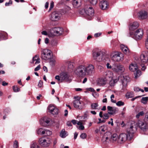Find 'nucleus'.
<instances>
[{
    "instance_id": "8",
    "label": "nucleus",
    "mask_w": 148,
    "mask_h": 148,
    "mask_svg": "<svg viewBox=\"0 0 148 148\" xmlns=\"http://www.w3.org/2000/svg\"><path fill=\"white\" fill-rule=\"evenodd\" d=\"M51 51L47 49H43L42 51L41 58L45 60H49L51 58Z\"/></svg>"
},
{
    "instance_id": "14",
    "label": "nucleus",
    "mask_w": 148,
    "mask_h": 148,
    "mask_svg": "<svg viewBox=\"0 0 148 148\" xmlns=\"http://www.w3.org/2000/svg\"><path fill=\"white\" fill-rule=\"evenodd\" d=\"M61 14L57 11L53 12L51 14L50 19L53 21H57L60 18Z\"/></svg>"
},
{
    "instance_id": "7",
    "label": "nucleus",
    "mask_w": 148,
    "mask_h": 148,
    "mask_svg": "<svg viewBox=\"0 0 148 148\" xmlns=\"http://www.w3.org/2000/svg\"><path fill=\"white\" fill-rule=\"evenodd\" d=\"M39 143L42 147H48L51 143V140L50 138H48L42 137L39 139Z\"/></svg>"
},
{
    "instance_id": "22",
    "label": "nucleus",
    "mask_w": 148,
    "mask_h": 148,
    "mask_svg": "<svg viewBox=\"0 0 148 148\" xmlns=\"http://www.w3.org/2000/svg\"><path fill=\"white\" fill-rule=\"evenodd\" d=\"M107 109L109 111L108 114H110L112 115L115 114L116 112L118 111L117 108L114 107H112L110 106L107 107Z\"/></svg>"
},
{
    "instance_id": "37",
    "label": "nucleus",
    "mask_w": 148,
    "mask_h": 148,
    "mask_svg": "<svg viewBox=\"0 0 148 148\" xmlns=\"http://www.w3.org/2000/svg\"><path fill=\"white\" fill-rule=\"evenodd\" d=\"M98 105L97 103H93L91 105V107L92 110H96L97 109Z\"/></svg>"
},
{
    "instance_id": "18",
    "label": "nucleus",
    "mask_w": 148,
    "mask_h": 148,
    "mask_svg": "<svg viewBox=\"0 0 148 148\" xmlns=\"http://www.w3.org/2000/svg\"><path fill=\"white\" fill-rule=\"evenodd\" d=\"M99 6L102 10H104L108 8V3L106 0H99Z\"/></svg>"
},
{
    "instance_id": "64",
    "label": "nucleus",
    "mask_w": 148,
    "mask_h": 148,
    "mask_svg": "<svg viewBox=\"0 0 148 148\" xmlns=\"http://www.w3.org/2000/svg\"><path fill=\"white\" fill-rule=\"evenodd\" d=\"M57 142V139L56 138L55 139L53 140V146H54L55 145H56Z\"/></svg>"
},
{
    "instance_id": "12",
    "label": "nucleus",
    "mask_w": 148,
    "mask_h": 148,
    "mask_svg": "<svg viewBox=\"0 0 148 148\" xmlns=\"http://www.w3.org/2000/svg\"><path fill=\"white\" fill-rule=\"evenodd\" d=\"M127 77V76H120L119 77L118 80L121 82L123 85V89L124 90V88L127 86L128 82Z\"/></svg>"
},
{
    "instance_id": "1",
    "label": "nucleus",
    "mask_w": 148,
    "mask_h": 148,
    "mask_svg": "<svg viewBox=\"0 0 148 148\" xmlns=\"http://www.w3.org/2000/svg\"><path fill=\"white\" fill-rule=\"evenodd\" d=\"M94 66L91 64H82L75 68L74 73L77 77L83 78L86 75H92L94 72Z\"/></svg>"
},
{
    "instance_id": "41",
    "label": "nucleus",
    "mask_w": 148,
    "mask_h": 148,
    "mask_svg": "<svg viewBox=\"0 0 148 148\" xmlns=\"http://www.w3.org/2000/svg\"><path fill=\"white\" fill-rule=\"evenodd\" d=\"M147 97H143L142 98L141 102L142 103L146 104L147 102Z\"/></svg>"
},
{
    "instance_id": "25",
    "label": "nucleus",
    "mask_w": 148,
    "mask_h": 148,
    "mask_svg": "<svg viewBox=\"0 0 148 148\" xmlns=\"http://www.w3.org/2000/svg\"><path fill=\"white\" fill-rule=\"evenodd\" d=\"M53 30L54 34L58 35L62 34L63 32L62 29L60 27H55L53 29Z\"/></svg>"
},
{
    "instance_id": "47",
    "label": "nucleus",
    "mask_w": 148,
    "mask_h": 148,
    "mask_svg": "<svg viewBox=\"0 0 148 148\" xmlns=\"http://www.w3.org/2000/svg\"><path fill=\"white\" fill-rule=\"evenodd\" d=\"M52 134V132L51 131L48 130L47 129H45V134L46 135L49 136L51 135Z\"/></svg>"
},
{
    "instance_id": "56",
    "label": "nucleus",
    "mask_w": 148,
    "mask_h": 148,
    "mask_svg": "<svg viewBox=\"0 0 148 148\" xmlns=\"http://www.w3.org/2000/svg\"><path fill=\"white\" fill-rule=\"evenodd\" d=\"M12 4V1L11 0H9L8 2H6L5 5L6 6H9Z\"/></svg>"
},
{
    "instance_id": "35",
    "label": "nucleus",
    "mask_w": 148,
    "mask_h": 148,
    "mask_svg": "<svg viewBox=\"0 0 148 148\" xmlns=\"http://www.w3.org/2000/svg\"><path fill=\"white\" fill-rule=\"evenodd\" d=\"M30 148H41L40 146L37 143L33 142L31 145Z\"/></svg>"
},
{
    "instance_id": "53",
    "label": "nucleus",
    "mask_w": 148,
    "mask_h": 148,
    "mask_svg": "<svg viewBox=\"0 0 148 148\" xmlns=\"http://www.w3.org/2000/svg\"><path fill=\"white\" fill-rule=\"evenodd\" d=\"M145 122L148 124V112L146 113L145 117Z\"/></svg>"
},
{
    "instance_id": "20",
    "label": "nucleus",
    "mask_w": 148,
    "mask_h": 148,
    "mask_svg": "<svg viewBox=\"0 0 148 148\" xmlns=\"http://www.w3.org/2000/svg\"><path fill=\"white\" fill-rule=\"evenodd\" d=\"M141 63L147 64L148 62V58L147 54L145 55V52H143L140 56Z\"/></svg>"
},
{
    "instance_id": "60",
    "label": "nucleus",
    "mask_w": 148,
    "mask_h": 148,
    "mask_svg": "<svg viewBox=\"0 0 148 148\" xmlns=\"http://www.w3.org/2000/svg\"><path fill=\"white\" fill-rule=\"evenodd\" d=\"M54 3L53 1L51 2L50 4V7L49 8L50 10H51L53 7Z\"/></svg>"
},
{
    "instance_id": "16",
    "label": "nucleus",
    "mask_w": 148,
    "mask_h": 148,
    "mask_svg": "<svg viewBox=\"0 0 148 148\" xmlns=\"http://www.w3.org/2000/svg\"><path fill=\"white\" fill-rule=\"evenodd\" d=\"M137 130L136 127L134 126L133 125H131L130 127L127 129V132L129 136L133 137V134H134Z\"/></svg>"
},
{
    "instance_id": "54",
    "label": "nucleus",
    "mask_w": 148,
    "mask_h": 148,
    "mask_svg": "<svg viewBox=\"0 0 148 148\" xmlns=\"http://www.w3.org/2000/svg\"><path fill=\"white\" fill-rule=\"evenodd\" d=\"M14 148H17L18 147V143L17 141L15 140L14 143Z\"/></svg>"
},
{
    "instance_id": "42",
    "label": "nucleus",
    "mask_w": 148,
    "mask_h": 148,
    "mask_svg": "<svg viewBox=\"0 0 148 148\" xmlns=\"http://www.w3.org/2000/svg\"><path fill=\"white\" fill-rule=\"evenodd\" d=\"M13 90L14 92H18L20 90V89L17 86H14L12 87Z\"/></svg>"
},
{
    "instance_id": "2",
    "label": "nucleus",
    "mask_w": 148,
    "mask_h": 148,
    "mask_svg": "<svg viewBox=\"0 0 148 148\" xmlns=\"http://www.w3.org/2000/svg\"><path fill=\"white\" fill-rule=\"evenodd\" d=\"M143 34V30L140 29L136 31L134 34L132 32H130L127 36L136 40H138L142 38Z\"/></svg>"
},
{
    "instance_id": "34",
    "label": "nucleus",
    "mask_w": 148,
    "mask_h": 148,
    "mask_svg": "<svg viewBox=\"0 0 148 148\" xmlns=\"http://www.w3.org/2000/svg\"><path fill=\"white\" fill-rule=\"evenodd\" d=\"M67 132L65 131L64 129H62L60 134V136L62 138H64L67 136Z\"/></svg>"
},
{
    "instance_id": "23",
    "label": "nucleus",
    "mask_w": 148,
    "mask_h": 148,
    "mask_svg": "<svg viewBox=\"0 0 148 148\" xmlns=\"http://www.w3.org/2000/svg\"><path fill=\"white\" fill-rule=\"evenodd\" d=\"M107 79L104 78L99 79L97 81V84L99 86H104L106 83Z\"/></svg>"
},
{
    "instance_id": "38",
    "label": "nucleus",
    "mask_w": 148,
    "mask_h": 148,
    "mask_svg": "<svg viewBox=\"0 0 148 148\" xmlns=\"http://www.w3.org/2000/svg\"><path fill=\"white\" fill-rule=\"evenodd\" d=\"M126 96L127 98H132L134 96V93L133 92H128L126 94Z\"/></svg>"
},
{
    "instance_id": "36",
    "label": "nucleus",
    "mask_w": 148,
    "mask_h": 148,
    "mask_svg": "<svg viewBox=\"0 0 148 148\" xmlns=\"http://www.w3.org/2000/svg\"><path fill=\"white\" fill-rule=\"evenodd\" d=\"M118 81V80L116 79H112L110 81L109 84L111 86H113Z\"/></svg>"
},
{
    "instance_id": "30",
    "label": "nucleus",
    "mask_w": 148,
    "mask_h": 148,
    "mask_svg": "<svg viewBox=\"0 0 148 148\" xmlns=\"http://www.w3.org/2000/svg\"><path fill=\"white\" fill-rule=\"evenodd\" d=\"M50 121V119L47 117H44L42 119L40 120V122L41 124L45 126V123L46 124H48Z\"/></svg>"
},
{
    "instance_id": "45",
    "label": "nucleus",
    "mask_w": 148,
    "mask_h": 148,
    "mask_svg": "<svg viewBox=\"0 0 148 148\" xmlns=\"http://www.w3.org/2000/svg\"><path fill=\"white\" fill-rule=\"evenodd\" d=\"M134 90L135 92H138L139 91H141V92H143L144 90L143 89H141L138 87H135L134 88Z\"/></svg>"
},
{
    "instance_id": "31",
    "label": "nucleus",
    "mask_w": 148,
    "mask_h": 148,
    "mask_svg": "<svg viewBox=\"0 0 148 148\" xmlns=\"http://www.w3.org/2000/svg\"><path fill=\"white\" fill-rule=\"evenodd\" d=\"M121 50L124 53H125L127 54L129 52V50L128 48L123 45H121Z\"/></svg>"
},
{
    "instance_id": "27",
    "label": "nucleus",
    "mask_w": 148,
    "mask_h": 148,
    "mask_svg": "<svg viewBox=\"0 0 148 148\" xmlns=\"http://www.w3.org/2000/svg\"><path fill=\"white\" fill-rule=\"evenodd\" d=\"M110 140H111V143H113L116 141L118 139V136L116 134L114 133L113 134H112L110 133Z\"/></svg>"
},
{
    "instance_id": "6",
    "label": "nucleus",
    "mask_w": 148,
    "mask_h": 148,
    "mask_svg": "<svg viewBox=\"0 0 148 148\" xmlns=\"http://www.w3.org/2000/svg\"><path fill=\"white\" fill-rule=\"evenodd\" d=\"M112 70L114 72L119 73H122L125 71L124 66L120 64H115L113 65Z\"/></svg>"
},
{
    "instance_id": "4",
    "label": "nucleus",
    "mask_w": 148,
    "mask_h": 148,
    "mask_svg": "<svg viewBox=\"0 0 148 148\" xmlns=\"http://www.w3.org/2000/svg\"><path fill=\"white\" fill-rule=\"evenodd\" d=\"M76 99L73 102V105L76 109L82 110L84 108L85 105V103L82 101L80 100V98H78V97H75Z\"/></svg>"
},
{
    "instance_id": "48",
    "label": "nucleus",
    "mask_w": 148,
    "mask_h": 148,
    "mask_svg": "<svg viewBox=\"0 0 148 148\" xmlns=\"http://www.w3.org/2000/svg\"><path fill=\"white\" fill-rule=\"evenodd\" d=\"M109 114L108 113H106L103 114V118L104 119H107L109 118Z\"/></svg>"
},
{
    "instance_id": "28",
    "label": "nucleus",
    "mask_w": 148,
    "mask_h": 148,
    "mask_svg": "<svg viewBox=\"0 0 148 148\" xmlns=\"http://www.w3.org/2000/svg\"><path fill=\"white\" fill-rule=\"evenodd\" d=\"M73 4L74 8H77L79 7L81 5L80 0H73Z\"/></svg>"
},
{
    "instance_id": "49",
    "label": "nucleus",
    "mask_w": 148,
    "mask_h": 148,
    "mask_svg": "<svg viewBox=\"0 0 148 148\" xmlns=\"http://www.w3.org/2000/svg\"><path fill=\"white\" fill-rule=\"evenodd\" d=\"M55 78L56 79L58 80V82H61V74H60V75H56L55 77Z\"/></svg>"
},
{
    "instance_id": "39",
    "label": "nucleus",
    "mask_w": 148,
    "mask_h": 148,
    "mask_svg": "<svg viewBox=\"0 0 148 148\" xmlns=\"http://www.w3.org/2000/svg\"><path fill=\"white\" fill-rule=\"evenodd\" d=\"M6 34L4 33H0V40L6 39Z\"/></svg>"
},
{
    "instance_id": "26",
    "label": "nucleus",
    "mask_w": 148,
    "mask_h": 148,
    "mask_svg": "<svg viewBox=\"0 0 148 148\" xmlns=\"http://www.w3.org/2000/svg\"><path fill=\"white\" fill-rule=\"evenodd\" d=\"M138 69V66L135 63H132L129 66L130 70L132 71H135Z\"/></svg>"
},
{
    "instance_id": "11",
    "label": "nucleus",
    "mask_w": 148,
    "mask_h": 148,
    "mask_svg": "<svg viewBox=\"0 0 148 148\" xmlns=\"http://www.w3.org/2000/svg\"><path fill=\"white\" fill-rule=\"evenodd\" d=\"M123 55L120 53H118L113 56L112 59L115 62H119L123 60Z\"/></svg>"
},
{
    "instance_id": "32",
    "label": "nucleus",
    "mask_w": 148,
    "mask_h": 148,
    "mask_svg": "<svg viewBox=\"0 0 148 148\" xmlns=\"http://www.w3.org/2000/svg\"><path fill=\"white\" fill-rule=\"evenodd\" d=\"M107 129V127L105 125H104L100 127L99 129V130L100 134H102Z\"/></svg>"
},
{
    "instance_id": "50",
    "label": "nucleus",
    "mask_w": 148,
    "mask_h": 148,
    "mask_svg": "<svg viewBox=\"0 0 148 148\" xmlns=\"http://www.w3.org/2000/svg\"><path fill=\"white\" fill-rule=\"evenodd\" d=\"M84 119H87L88 118V111H86L84 112Z\"/></svg>"
},
{
    "instance_id": "46",
    "label": "nucleus",
    "mask_w": 148,
    "mask_h": 148,
    "mask_svg": "<svg viewBox=\"0 0 148 148\" xmlns=\"http://www.w3.org/2000/svg\"><path fill=\"white\" fill-rule=\"evenodd\" d=\"M147 38L145 40V45L146 48L148 49V29L147 31Z\"/></svg>"
},
{
    "instance_id": "21",
    "label": "nucleus",
    "mask_w": 148,
    "mask_h": 148,
    "mask_svg": "<svg viewBox=\"0 0 148 148\" xmlns=\"http://www.w3.org/2000/svg\"><path fill=\"white\" fill-rule=\"evenodd\" d=\"M103 75L105 77V78H106L107 80L108 79H112L113 77V73L109 71H107L105 72L104 74Z\"/></svg>"
},
{
    "instance_id": "44",
    "label": "nucleus",
    "mask_w": 148,
    "mask_h": 148,
    "mask_svg": "<svg viewBox=\"0 0 148 148\" xmlns=\"http://www.w3.org/2000/svg\"><path fill=\"white\" fill-rule=\"evenodd\" d=\"M116 105L118 106H123L124 105V103L123 102L120 101L116 103Z\"/></svg>"
},
{
    "instance_id": "57",
    "label": "nucleus",
    "mask_w": 148,
    "mask_h": 148,
    "mask_svg": "<svg viewBox=\"0 0 148 148\" xmlns=\"http://www.w3.org/2000/svg\"><path fill=\"white\" fill-rule=\"evenodd\" d=\"M145 64H144L142 63L141 66L142 67V70L143 71H144L146 69V66L145 65Z\"/></svg>"
},
{
    "instance_id": "62",
    "label": "nucleus",
    "mask_w": 148,
    "mask_h": 148,
    "mask_svg": "<svg viewBox=\"0 0 148 148\" xmlns=\"http://www.w3.org/2000/svg\"><path fill=\"white\" fill-rule=\"evenodd\" d=\"M106 65L108 69H110L111 68H112V67L110 65L109 63H107Z\"/></svg>"
},
{
    "instance_id": "52",
    "label": "nucleus",
    "mask_w": 148,
    "mask_h": 148,
    "mask_svg": "<svg viewBox=\"0 0 148 148\" xmlns=\"http://www.w3.org/2000/svg\"><path fill=\"white\" fill-rule=\"evenodd\" d=\"M50 61V64L52 65H53L55 64L56 60H55L53 58H50V59H49Z\"/></svg>"
},
{
    "instance_id": "19",
    "label": "nucleus",
    "mask_w": 148,
    "mask_h": 148,
    "mask_svg": "<svg viewBox=\"0 0 148 148\" xmlns=\"http://www.w3.org/2000/svg\"><path fill=\"white\" fill-rule=\"evenodd\" d=\"M83 10L85 12L87 15L90 16V18L94 15V10L91 7H89L87 9H85Z\"/></svg>"
},
{
    "instance_id": "40",
    "label": "nucleus",
    "mask_w": 148,
    "mask_h": 148,
    "mask_svg": "<svg viewBox=\"0 0 148 148\" xmlns=\"http://www.w3.org/2000/svg\"><path fill=\"white\" fill-rule=\"evenodd\" d=\"M136 71V72L134 73V75L135 78L136 79L141 75V72L139 70H137Z\"/></svg>"
},
{
    "instance_id": "29",
    "label": "nucleus",
    "mask_w": 148,
    "mask_h": 148,
    "mask_svg": "<svg viewBox=\"0 0 148 148\" xmlns=\"http://www.w3.org/2000/svg\"><path fill=\"white\" fill-rule=\"evenodd\" d=\"M40 59L39 58V56L36 55L33 57L32 63H34L36 64L40 63Z\"/></svg>"
},
{
    "instance_id": "17",
    "label": "nucleus",
    "mask_w": 148,
    "mask_h": 148,
    "mask_svg": "<svg viewBox=\"0 0 148 148\" xmlns=\"http://www.w3.org/2000/svg\"><path fill=\"white\" fill-rule=\"evenodd\" d=\"M48 110L49 112L53 115H57L58 114V110L53 106L49 105L48 107Z\"/></svg>"
},
{
    "instance_id": "43",
    "label": "nucleus",
    "mask_w": 148,
    "mask_h": 148,
    "mask_svg": "<svg viewBox=\"0 0 148 148\" xmlns=\"http://www.w3.org/2000/svg\"><path fill=\"white\" fill-rule=\"evenodd\" d=\"M144 114V112L143 111H141L136 115V117L138 119L139 118L140 116H143Z\"/></svg>"
},
{
    "instance_id": "24",
    "label": "nucleus",
    "mask_w": 148,
    "mask_h": 148,
    "mask_svg": "<svg viewBox=\"0 0 148 148\" xmlns=\"http://www.w3.org/2000/svg\"><path fill=\"white\" fill-rule=\"evenodd\" d=\"M138 26V23L136 21L130 24L129 29L130 30H134L137 28Z\"/></svg>"
},
{
    "instance_id": "58",
    "label": "nucleus",
    "mask_w": 148,
    "mask_h": 148,
    "mask_svg": "<svg viewBox=\"0 0 148 148\" xmlns=\"http://www.w3.org/2000/svg\"><path fill=\"white\" fill-rule=\"evenodd\" d=\"M101 35V32L97 33L95 34L94 36L96 38H97L100 36Z\"/></svg>"
},
{
    "instance_id": "51",
    "label": "nucleus",
    "mask_w": 148,
    "mask_h": 148,
    "mask_svg": "<svg viewBox=\"0 0 148 148\" xmlns=\"http://www.w3.org/2000/svg\"><path fill=\"white\" fill-rule=\"evenodd\" d=\"M90 3L93 5H95L97 3V0H89Z\"/></svg>"
},
{
    "instance_id": "33",
    "label": "nucleus",
    "mask_w": 148,
    "mask_h": 148,
    "mask_svg": "<svg viewBox=\"0 0 148 148\" xmlns=\"http://www.w3.org/2000/svg\"><path fill=\"white\" fill-rule=\"evenodd\" d=\"M37 132L38 134L43 135L45 134V129L43 128H40L38 129Z\"/></svg>"
},
{
    "instance_id": "9",
    "label": "nucleus",
    "mask_w": 148,
    "mask_h": 148,
    "mask_svg": "<svg viewBox=\"0 0 148 148\" xmlns=\"http://www.w3.org/2000/svg\"><path fill=\"white\" fill-rule=\"evenodd\" d=\"M110 136V132H106L104 134L101 139V141L103 144L108 145L111 143Z\"/></svg>"
},
{
    "instance_id": "15",
    "label": "nucleus",
    "mask_w": 148,
    "mask_h": 148,
    "mask_svg": "<svg viewBox=\"0 0 148 148\" xmlns=\"http://www.w3.org/2000/svg\"><path fill=\"white\" fill-rule=\"evenodd\" d=\"M148 12L144 10L139 12L138 14V16L139 19H144L147 18Z\"/></svg>"
},
{
    "instance_id": "3",
    "label": "nucleus",
    "mask_w": 148,
    "mask_h": 148,
    "mask_svg": "<svg viewBox=\"0 0 148 148\" xmlns=\"http://www.w3.org/2000/svg\"><path fill=\"white\" fill-rule=\"evenodd\" d=\"M92 57L93 59L97 61H101L104 58V53L100 50L93 51Z\"/></svg>"
},
{
    "instance_id": "61",
    "label": "nucleus",
    "mask_w": 148,
    "mask_h": 148,
    "mask_svg": "<svg viewBox=\"0 0 148 148\" xmlns=\"http://www.w3.org/2000/svg\"><path fill=\"white\" fill-rule=\"evenodd\" d=\"M42 82L41 81H40L39 82L38 84V86H39V87H41L42 86Z\"/></svg>"
},
{
    "instance_id": "55",
    "label": "nucleus",
    "mask_w": 148,
    "mask_h": 148,
    "mask_svg": "<svg viewBox=\"0 0 148 148\" xmlns=\"http://www.w3.org/2000/svg\"><path fill=\"white\" fill-rule=\"evenodd\" d=\"M87 136V135L85 133H82L80 135V137L81 138L83 139L85 138Z\"/></svg>"
},
{
    "instance_id": "10",
    "label": "nucleus",
    "mask_w": 148,
    "mask_h": 148,
    "mask_svg": "<svg viewBox=\"0 0 148 148\" xmlns=\"http://www.w3.org/2000/svg\"><path fill=\"white\" fill-rule=\"evenodd\" d=\"M132 138V136H129V135L125 134H121L118 138V142L120 143H123L128 139L130 140Z\"/></svg>"
},
{
    "instance_id": "59",
    "label": "nucleus",
    "mask_w": 148,
    "mask_h": 148,
    "mask_svg": "<svg viewBox=\"0 0 148 148\" xmlns=\"http://www.w3.org/2000/svg\"><path fill=\"white\" fill-rule=\"evenodd\" d=\"M40 68V65H38L36 68L34 69L35 71H37L39 70Z\"/></svg>"
},
{
    "instance_id": "63",
    "label": "nucleus",
    "mask_w": 148,
    "mask_h": 148,
    "mask_svg": "<svg viewBox=\"0 0 148 148\" xmlns=\"http://www.w3.org/2000/svg\"><path fill=\"white\" fill-rule=\"evenodd\" d=\"M84 126L82 125H80L79 127V129L81 130H84Z\"/></svg>"
},
{
    "instance_id": "5",
    "label": "nucleus",
    "mask_w": 148,
    "mask_h": 148,
    "mask_svg": "<svg viewBox=\"0 0 148 148\" xmlns=\"http://www.w3.org/2000/svg\"><path fill=\"white\" fill-rule=\"evenodd\" d=\"M147 124L146 122L141 120L138 121L136 123L137 126H138L140 129L146 134H148V127Z\"/></svg>"
},
{
    "instance_id": "13",
    "label": "nucleus",
    "mask_w": 148,
    "mask_h": 148,
    "mask_svg": "<svg viewBox=\"0 0 148 148\" xmlns=\"http://www.w3.org/2000/svg\"><path fill=\"white\" fill-rule=\"evenodd\" d=\"M60 74L61 82H64L69 83L71 81V79L70 78L69 76L66 73H61Z\"/></svg>"
}]
</instances>
